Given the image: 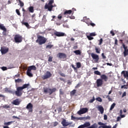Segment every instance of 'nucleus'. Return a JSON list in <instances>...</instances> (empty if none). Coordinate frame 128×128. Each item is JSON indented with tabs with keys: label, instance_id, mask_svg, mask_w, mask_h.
I'll use <instances>...</instances> for the list:
<instances>
[{
	"label": "nucleus",
	"instance_id": "bf43d9fd",
	"mask_svg": "<svg viewBox=\"0 0 128 128\" xmlns=\"http://www.w3.org/2000/svg\"><path fill=\"white\" fill-rule=\"evenodd\" d=\"M58 20H62V15L60 14L58 16Z\"/></svg>",
	"mask_w": 128,
	"mask_h": 128
},
{
	"label": "nucleus",
	"instance_id": "4be33fe9",
	"mask_svg": "<svg viewBox=\"0 0 128 128\" xmlns=\"http://www.w3.org/2000/svg\"><path fill=\"white\" fill-rule=\"evenodd\" d=\"M98 110H99L100 112V114H104V107H102V106H98Z\"/></svg>",
	"mask_w": 128,
	"mask_h": 128
},
{
	"label": "nucleus",
	"instance_id": "0eeeda50",
	"mask_svg": "<svg viewBox=\"0 0 128 128\" xmlns=\"http://www.w3.org/2000/svg\"><path fill=\"white\" fill-rule=\"evenodd\" d=\"M85 22L88 24V26H96V24L94 23H93L92 20H90L89 18H87L86 16H84L83 18Z\"/></svg>",
	"mask_w": 128,
	"mask_h": 128
},
{
	"label": "nucleus",
	"instance_id": "052dcab7",
	"mask_svg": "<svg viewBox=\"0 0 128 128\" xmlns=\"http://www.w3.org/2000/svg\"><path fill=\"white\" fill-rule=\"evenodd\" d=\"M84 117L78 118L77 120H82L84 119Z\"/></svg>",
	"mask_w": 128,
	"mask_h": 128
},
{
	"label": "nucleus",
	"instance_id": "39448f33",
	"mask_svg": "<svg viewBox=\"0 0 128 128\" xmlns=\"http://www.w3.org/2000/svg\"><path fill=\"white\" fill-rule=\"evenodd\" d=\"M90 56L95 62H98L100 60V56L94 52L91 53Z\"/></svg>",
	"mask_w": 128,
	"mask_h": 128
},
{
	"label": "nucleus",
	"instance_id": "f8f14e48",
	"mask_svg": "<svg viewBox=\"0 0 128 128\" xmlns=\"http://www.w3.org/2000/svg\"><path fill=\"white\" fill-rule=\"evenodd\" d=\"M61 124L64 126L66 127L70 126V124H72V122H66V119H63V120L61 122Z\"/></svg>",
	"mask_w": 128,
	"mask_h": 128
},
{
	"label": "nucleus",
	"instance_id": "7ed1b4c3",
	"mask_svg": "<svg viewBox=\"0 0 128 128\" xmlns=\"http://www.w3.org/2000/svg\"><path fill=\"white\" fill-rule=\"evenodd\" d=\"M43 90V92L44 94H49L50 96V94H52L54 92H56V88H44Z\"/></svg>",
	"mask_w": 128,
	"mask_h": 128
},
{
	"label": "nucleus",
	"instance_id": "c03bdc74",
	"mask_svg": "<svg viewBox=\"0 0 128 128\" xmlns=\"http://www.w3.org/2000/svg\"><path fill=\"white\" fill-rule=\"evenodd\" d=\"M102 42H104V40H102V38H101L99 40V44H98V45H99V46H101V44H102Z\"/></svg>",
	"mask_w": 128,
	"mask_h": 128
},
{
	"label": "nucleus",
	"instance_id": "a19ab883",
	"mask_svg": "<svg viewBox=\"0 0 128 128\" xmlns=\"http://www.w3.org/2000/svg\"><path fill=\"white\" fill-rule=\"evenodd\" d=\"M71 120H78V118L74 116H72Z\"/></svg>",
	"mask_w": 128,
	"mask_h": 128
},
{
	"label": "nucleus",
	"instance_id": "a878e982",
	"mask_svg": "<svg viewBox=\"0 0 128 128\" xmlns=\"http://www.w3.org/2000/svg\"><path fill=\"white\" fill-rule=\"evenodd\" d=\"M74 54H76V56H80L82 54V52H80V50H76L74 51Z\"/></svg>",
	"mask_w": 128,
	"mask_h": 128
},
{
	"label": "nucleus",
	"instance_id": "20e7f679",
	"mask_svg": "<svg viewBox=\"0 0 128 128\" xmlns=\"http://www.w3.org/2000/svg\"><path fill=\"white\" fill-rule=\"evenodd\" d=\"M32 70H36V66H32L28 67L26 72V74L28 75V76H30V78H32V76H34V75L31 72Z\"/></svg>",
	"mask_w": 128,
	"mask_h": 128
},
{
	"label": "nucleus",
	"instance_id": "e2e57ef3",
	"mask_svg": "<svg viewBox=\"0 0 128 128\" xmlns=\"http://www.w3.org/2000/svg\"><path fill=\"white\" fill-rule=\"evenodd\" d=\"M71 66H72V68H74V70H77L76 68L74 67V65L72 64Z\"/></svg>",
	"mask_w": 128,
	"mask_h": 128
},
{
	"label": "nucleus",
	"instance_id": "72a5a7b5",
	"mask_svg": "<svg viewBox=\"0 0 128 128\" xmlns=\"http://www.w3.org/2000/svg\"><path fill=\"white\" fill-rule=\"evenodd\" d=\"M76 66L77 68H80L82 66V64H80V62H78L76 63Z\"/></svg>",
	"mask_w": 128,
	"mask_h": 128
},
{
	"label": "nucleus",
	"instance_id": "c756f323",
	"mask_svg": "<svg viewBox=\"0 0 128 128\" xmlns=\"http://www.w3.org/2000/svg\"><path fill=\"white\" fill-rule=\"evenodd\" d=\"M86 38L88 40H94V37H92V36H90V35H87Z\"/></svg>",
	"mask_w": 128,
	"mask_h": 128
},
{
	"label": "nucleus",
	"instance_id": "b1692460",
	"mask_svg": "<svg viewBox=\"0 0 128 128\" xmlns=\"http://www.w3.org/2000/svg\"><path fill=\"white\" fill-rule=\"evenodd\" d=\"M82 126L84 128H90V122H86Z\"/></svg>",
	"mask_w": 128,
	"mask_h": 128
},
{
	"label": "nucleus",
	"instance_id": "9b49d317",
	"mask_svg": "<svg viewBox=\"0 0 128 128\" xmlns=\"http://www.w3.org/2000/svg\"><path fill=\"white\" fill-rule=\"evenodd\" d=\"M57 57L58 58L64 60L66 58V54L64 52H59L57 54Z\"/></svg>",
	"mask_w": 128,
	"mask_h": 128
},
{
	"label": "nucleus",
	"instance_id": "ddd939ff",
	"mask_svg": "<svg viewBox=\"0 0 128 128\" xmlns=\"http://www.w3.org/2000/svg\"><path fill=\"white\" fill-rule=\"evenodd\" d=\"M123 48L124 49V58L128 56V46H126V44H122Z\"/></svg>",
	"mask_w": 128,
	"mask_h": 128
},
{
	"label": "nucleus",
	"instance_id": "603ef678",
	"mask_svg": "<svg viewBox=\"0 0 128 128\" xmlns=\"http://www.w3.org/2000/svg\"><path fill=\"white\" fill-rule=\"evenodd\" d=\"M1 69L2 70H8V68H6V66H2L1 68Z\"/></svg>",
	"mask_w": 128,
	"mask_h": 128
},
{
	"label": "nucleus",
	"instance_id": "79ce46f5",
	"mask_svg": "<svg viewBox=\"0 0 128 128\" xmlns=\"http://www.w3.org/2000/svg\"><path fill=\"white\" fill-rule=\"evenodd\" d=\"M96 100H97L98 102H102V99L100 97H98L96 98Z\"/></svg>",
	"mask_w": 128,
	"mask_h": 128
},
{
	"label": "nucleus",
	"instance_id": "e433bc0d",
	"mask_svg": "<svg viewBox=\"0 0 128 128\" xmlns=\"http://www.w3.org/2000/svg\"><path fill=\"white\" fill-rule=\"evenodd\" d=\"M16 14H17L18 16H22V14H20V10H18V9H16Z\"/></svg>",
	"mask_w": 128,
	"mask_h": 128
},
{
	"label": "nucleus",
	"instance_id": "1a4fd4ad",
	"mask_svg": "<svg viewBox=\"0 0 128 128\" xmlns=\"http://www.w3.org/2000/svg\"><path fill=\"white\" fill-rule=\"evenodd\" d=\"M54 36H58V38L60 36H66V34H64V32H55L54 33Z\"/></svg>",
	"mask_w": 128,
	"mask_h": 128
},
{
	"label": "nucleus",
	"instance_id": "09e8293b",
	"mask_svg": "<svg viewBox=\"0 0 128 128\" xmlns=\"http://www.w3.org/2000/svg\"><path fill=\"white\" fill-rule=\"evenodd\" d=\"M60 94H61V95L64 94V92L62 91V88L60 90Z\"/></svg>",
	"mask_w": 128,
	"mask_h": 128
},
{
	"label": "nucleus",
	"instance_id": "680f3d73",
	"mask_svg": "<svg viewBox=\"0 0 128 128\" xmlns=\"http://www.w3.org/2000/svg\"><path fill=\"white\" fill-rule=\"evenodd\" d=\"M120 120H122V118L120 116H118L117 118V120H116V122H120Z\"/></svg>",
	"mask_w": 128,
	"mask_h": 128
},
{
	"label": "nucleus",
	"instance_id": "4468645a",
	"mask_svg": "<svg viewBox=\"0 0 128 128\" xmlns=\"http://www.w3.org/2000/svg\"><path fill=\"white\" fill-rule=\"evenodd\" d=\"M96 84L97 86L99 88V86H102L104 84V80L100 78L98 79L96 81Z\"/></svg>",
	"mask_w": 128,
	"mask_h": 128
},
{
	"label": "nucleus",
	"instance_id": "473e14b6",
	"mask_svg": "<svg viewBox=\"0 0 128 128\" xmlns=\"http://www.w3.org/2000/svg\"><path fill=\"white\" fill-rule=\"evenodd\" d=\"M22 24H24V26H26V28H30V24H28V22H22Z\"/></svg>",
	"mask_w": 128,
	"mask_h": 128
},
{
	"label": "nucleus",
	"instance_id": "6e6552de",
	"mask_svg": "<svg viewBox=\"0 0 128 128\" xmlns=\"http://www.w3.org/2000/svg\"><path fill=\"white\" fill-rule=\"evenodd\" d=\"M52 74L50 71H46L45 73V74L42 76V80H48V78H52Z\"/></svg>",
	"mask_w": 128,
	"mask_h": 128
},
{
	"label": "nucleus",
	"instance_id": "bb28decb",
	"mask_svg": "<svg viewBox=\"0 0 128 128\" xmlns=\"http://www.w3.org/2000/svg\"><path fill=\"white\" fill-rule=\"evenodd\" d=\"M28 10L30 12H34V6H30L28 8Z\"/></svg>",
	"mask_w": 128,
	"mask_h": 128
},
{
	"label": "nucleus",
	"instance_id": "ea45409f",
	"mask_svg": "<svg viewBox=\"0 0 128 128\" xmlns=\"http://www.w3.org/2000/svg\"><path fill=\"white\" fill-rule=\"evenodd\" d=\"M52 46H54V45L52 44H49V45H47L46 46V48H52Z\"/></svg>",
	"mask_w": 128,
	"mask_h": 128
},
{
	"label": "nucleus",
	"instance_id": "49530a36",
	"mask_svg": "<svg viewBox=\"0 0 128 128\" xmlns=\"http://www.w3.org/2000/svg\"><path fill=\"white\" fill-rule=\"evenodd\" d=\"M94 100H96V99L94 98V96L93 97V98L89 100V102L90 104H92V102H94Z\"/></svg>",
	"mask_w": 128,
	"mask_h": 128
},
{
	"label": "nucleus",
	"instance_id": "58836bf2",
	"mask_svg": "<svg viewBox=\"0 0 128 128\" xmlns=\"http://www.w3.org/2000/svg\"><path fill=\"white\" fill-rule=\"evenodd\" d=\"M18 1L20 2V6H21L22 8V6H24V2H22V0H18Z\"/></svg>",
	"mask_w": 128,
	"mask_h": 128
},
{
	"label": "nucleus",
	"instance_id": "393cba45",
	"mask_svg": "<svg viewBox=\"0 0 128 128\" xmlns=\"http://www.w3.org/2000/svg\"><path fill=\"white\" fill-rule=\"evenodd\" d=\"M14 121L5 122H4V126H10V124H14Z\"/></svg>",
	"mask_w": 128,
	"mask_h": 128
},
{
	"label": "nucleus",
	"instance_id": "412c9836",
	"mask_svg": "<svg viewBox=\"0 0 128 128\" xmlns=\"http://www.w3.org/2000/svg\"><path fill=\"white\" fill-rule=\"evenodd\" d=\"M0 30H3L4 32H6V28L4 24H0Z\"/></svg>",
	"mask_w": 128,
	"mask_h": 128
},
{
	"label": "nucleus",
	"instance_id": "5fc2aeb1",
	"mask_svg": "<svg viewBox=\"0 0 128 128\" xmlns=\"http://www.w3.org/2000/svg\"><path fill=\"white\" fill-rule=\"evenodd\" d=\"M124 40H125L126 42V44H128V36H126L125 38H124Z\"/></svg>",
	"mask_w": 128,
	"mask_h": 128
},
{
	"label": "nucleus",
	"instance_id": "a18cd8bd",
	"mask_svg": "<svg viewBox=\"0 0 128 128\" xmlns=\"http://www.w3.org/2000/svg\"><path fill=\"white\" fill-rule=\"evenodd\" d=\"M57 110H58V112H62V108L61 106L58 107V108H57Z\"/></svg>",
	"mask_w": 128,
	"mask_h": 128
},
{
	"label": "nucleus",
	"instance_id": "13d9d810",
	"mask_svg": "<svg viewBox=\"0 0 128 128\" xmlns=\"http://www.w3.org/2000/svg\"><path fill=\"white\" fill-rule=\"evenodd\" d=\"M52 58H53L52 56H49L48 59V62H52Z\"/></svg>",
	"mask_w": 128,
	"mask_h": 128
},
{
	"label": "nucleus",
	"instance_id": "338daca9",
	"mask_svg": "<svg viewBox=\"0 0 128 128\" xmlns=\"http://www.w3.org/2000/svg\"><path fill=\"white\" fill-rule=\"evenodd\" d=\"M110 32L111 34H112V36H114L115 34H114V31L112 30V31H110Z\"/></svg>",
	"mask_w": 128,
	"mask_h": 128
},
{
	"label": "nucleus",
	"instance_id": "f704fd0d",
	"mask_svg": "<svg viewBox=\"0 0 128 128\" xmlns=\"http://www.w3.org/2000/svg\"><path fill=\"white\" fill-rule=\"evenodd\" d=\"M2 107L4 108H10V106L8 104H4L3 106H2Z\"/></svg>",
	"mask_w": 128,
	"mask_h": 128
},
{
	"label": "nucleus",
	"instance_id": "4d7b16f0",
	"mask_svg": "<svg viewBox=\"0 0 128 128\" xmlns=\"http://www.w3.org/2000/svg\"><path fill=\"white\" fill-rule=\"evenodd\" d=\"M124 96H126V92H124L122 94V98H124Z\"/></svg>",
	"mask_w": 128,
	"mask_h": 128
},
{
	"label": "nucleus",
	"instance_id": "9d476101",
	"mask_svg": "<svg viewBox=\"0 0 128 128\" xmlns=\"http://www.w3.org/2000/svg\"><path fill=\"white\" fill-rule=\"evenodd\" d=\"M88 112V108H82L78 112L77 114H86Z\"/></svg>",
	"mask_w": 128,
	"mask_h": 128
},
{
	"label": "nucleus",
	"instance_id": "2eb2a0df",
	"mask_svg": "<svg viewBox=\"0 0 128 128\" xmlns=\"http://www.w3.org/2000/svg\"><path fill=\"white\" fill-rule=\"evenodd\" d=\"M0 52H1L2 54H6L8 52V48H6V47H1Z\"/></svg>",
	"mask_w": 128,
	"mask_h": 128
},
{
	"label": "nucleus",
	"instance_id": "4c0bfd02",
	"mask_svg": "<svg viewBox=\"0 0 128 128\" xmlns=\"http://www.w3.org/2000/svg\"><path fill=\"white\" fill-rule=\"evenodd\" d=\"M106 98H108V102H112V99L110 98V95H108L106 96Z\"/></svg>",
	"mask_w": 128,
	"mask_h": 128
},
{
	"label": "nucleus",
	"instance_id": "f3484780",
	"mask_svg": "<svg viewBox=\"0 0 128 128\" xmlns=\"http://www.w3.org/2000/svg\"><path fill=\"white\" fill-rule=\"evenodd\" d=\"M53 8H54L53 5H48V4H46L44 6V8L46 10H48L49 12H52V10Z\"/></svg>",
	"mask_w": 128,
	"mask_h": 128
},
{
	"label": "nucleus",
	"instance_id": "aec40b11",
	"mask_svg": "<svg viewBox=\"0 0 128 128\" xmlns=\"http://www.w3.org/2000/svg\"><path fill=\"white\" fill-rule=\"evenodd\" d=\"M64 16H68V14H74V12H72V10H66L64 12Z\"/></svg>",
	"mask_w": 128,
	"mask_h": 128
},
{
	"label": "nucleus",
	"instance_id": "c85d7f7f",
	"mask_svg": "<svg viewBox=\"0 0 128 128\" xmlns=\"http://www.w3.org/2000/svg\"><path fill=\"white\" fill-rule=\"evenodd\" d=\"M94 74H96V76H102V74L98 70L94 71Z\"/></svg>",
	"mask_w": 128,
	"mask_h": 128
},
{
	"label": "nucleus",
	"instance_id": "37998d69",
	"mask_svg": "<svg viewBox=\"0 0 128 128\" xmlns=\"http://www.w3.org/2000/svg\"><path fill=\"white\" fill-rule=\"evenodd\" d=\"M98 124L99 126H106V125H105L104 123H102V122H98Z\"/></svg>",
	"mask_w": 128,
	"mask_h": 128
},
{
	"label": "nucleus",
	"instance_id": "cd10ccee",
	"mask_svg": "<svg viewBox=\"0 0 128 128\" xmlns=\"http://www.w3.org/2000/svg\"><path fill=\"white\" fill-rule=\"evenodd\" d=\"M95 50L96 54H100V48L95 46Z\"/></svg>",
	"mask_w": 128,
	"mask_h": 128
},
{
	"label": "nucleus",
	"instance_id": "a211bd4d",
	"mask_svg": "<svg viewBox=\"0 0 128 128\" xmlns=\"http://www.w3.org/2000/svg\"><path fill=\"white\" fill-rule=\"evenodd\" d=\"M21 102L22 101L20 100L19 98H17L12 102V104H14V106H19Z\"/></svg>",
	"mask_w": 128,
	"mask_h": 128
},
{
	"label": "nucleus",
	"instance_id": "774afa93",
	"mask_svg": "<svg viewBox=\"0 0 128 128\" xmlns=\"http://www.w3.org/2000/svg\"><path fill=\"white\" fill-rule=\"evenodd\" d=\"M78 128H84L82 124Z\"/></svg>",
	"mask_w": 128,
	"mask_h": 128
},
{
	"label": "nucleus",
	"instance_id": "6e6d98bb",
	"mask_svg": "<svg viewBox=\"0 0 128 128\" xmlns=\"http://www.w3.org/2000/svg\"><path fill=\"white\" fill-rule=\"evenodd\" d=\"M58 122H54L53 123L54 126H58Z\"/></svg>",
	"mask_w": 128,
	"mask_h": 128
},
{
	"label": "nucleus",
	"instance_id": "2f4dec72",
	"mask_svg": "<svg viewBox=\"0 0 128 128\" xmlns=\"http://www.w3.org/2000/svg\"><path fill=\"white\" fill-rule=\"evenodd\" d=\"M76 92V90H74L70 92V96H74Z\"/></svg>",
	"mask_w": 128,
	"mask_h": 128
},
{
	"label": "nucleus",
	"instance_id": "dca6fc26",
	"mask_svg": "<svg viewBox=\"0 0 128 128\" xmlns=\"http://www.w3.org/2000/svg\"><path fill=\"white\" fill-rule=\"evenodd\" d=\"M33 106L32 103H29L26 106V110H28L29 112H32Z\"/></svg>",
	"mask_w": 128,
	"mask_h": 128
},
{
	"label": "nucleus",
	"instance_id": "0e129e2a",
	"mask_svg": "<svg viewBox=\"0 0 128 128\" xmlns=\"http://www.w3.org/2000/svg\"><path fill=\"white\" fill-rule=\"evenodd\" d=\"M104 120H108V116H106V114H104Z\"/></svg>",
	"mask_w": 128,
	"mask_h": 128
},
{
	"label": "nucleus",
	"instance_id": "69168bd1",
	"mask_svg": "<svg viewBox=\"0 0 128 128\" xmlns=\"http://www.w3.org/2000/svg\"><path fill=\"white\" fill-rule=\"evenodd\" d=\"M115 46H118V39H116L114 41Z\"/></svg>",
	"mask_w": 128,
	"mask_h": 128
},
{
	"label": "nucleus",
	"instance_id": "423d86ee",
	"mask_svg": "<svg viewBox=\"0 0 128 128\" xmlns=\"http://www.w3.org/2000/svg\"><path fill=\"white\" fill-rule=\"evenodd\" d=\"M14 40L15 42L20 43L22 42V36L20 34H16L14 36Z\"/></svg>",
	"mask_w": 128,
	"mask_h": 128
},
{
	"label": "nucleus",
	"instance_id": "3c124183",
	"mask_svg": "<svg viewBox=\"0 0 128 128\" xmlns=\"http://www.w3.org/2000/svg\"><path fill=\"white\" fill-rule=\"evenodd\" d=\"M91 36H96V34L94 32H92L90 34V35Z\"/></svg>",
	"mask_w": 128,
	"mask_h": 128
},
{
	"label": "nucleus",
	"instance_id": "c9c22d12",
	"mask_svg": "<svg viewBox=\"0 0 128 128\" xmlns=\"http://www.w3.org/2000/svg\"><path fill=\"white\" fill-rule=\"evenodd\" d=\"M22 82V79L18 78L17 80H15V82L16 83H20Z\"/></svg>",
	"mask_w": 128,
	"mask_h": 128
},
{
	"label": "nucleus",
	"instance_id": "6ab92c4d",
	"mask_svg": "<svg viewBox=\"0 0 128 128\" xmlns=\"http://www.w3.org/2000/svg\"><path fill=\"white\" fill-rule=\"evenodd\" d=\"M100 79L104 80V82H108V77L106 76V75L104 74L100 75Z\"/></svg>",
	"mask_w": 128,
	"mask_h": 128
},
{
	"label": "nucleus",
	"instance_id": "7c9ffc66",
	"mask_svg": "<svg viewBox=\"0 0 128 128\" xmlns=\"http://www.w3.org/2000/svg\"><path fill=\"white\" fill-rule=\"evenodd\" d=\"M116 103H113L110 106V110H112L114 108V107L116 106Z\"/></svg>",
	"mask_w": 128,
	"mask_h": 128
},
{
	"label": "nucleus",
	"instance_id": "5701e85b",
	"mask_svg": "<svg viewBox=\"0 0 128 128\" xmlns=\"http://www.w3.org/2000/svg\"><path fill=\"white\" fill-rule=\"evenodd\" d=\"M122 74H124V78H128V71H122Z\"/></svg>",
	"mask_w": 128,
	"mask_h": 128
},
{
	"label": "nucleus",
	"instance_id": "8fccbe9b",
	"mask_svg": "<svg viewBox=\"0 0 128 128\" xmlns=\"http://www.w3.org/2000/svg\"><path fill=\"white\" fill-rule=\"evenodd\" d=\"M58 74L60 76H64V78H65L66 74H64L62 72H59Z\"/></svg>",
	"mask_w": 128,
	"mask_h": 128
},
{
	"label": "nucleus",
	"instance_id": "864d4df0",
	"mask_svg": "<svg viewBox=\"0 0 128 128\" xmlns=\"http://www.w3.org/2000/svg\"><path fill=\"white\" fill-rule=\"evenodd\" d=\"M102 58H103V60H106V56H104V53L102 54Z\"/></svg>",
	"mask_w": 128,
	"mask_h": 128
},
{
	"label": "nucleus",
	"instance_id": "f257e3e1",
	"mask_svg": "<svg viewBox=\"0 0 128 128\" xmlns=\"http://www.w3.org/2000/svg\"><path fill=\"white\" fill-rule=\"evenodd\" d=\"M30 86V84H24L22 86H18L16 88V90L15 92V94L16 96H22V90L24 88H28Z\"/></svg>",
	"mask_w": 128,
	"mask_h": 128
},
{
	"label": "nucleus",
	"instance_id": "de8ad7c7",
	"mask_svg": "<svg viewBox=\"0 0 128 128\" xmlns=\"http://www.w3.org/2000/svg\"><path fill=\"white\" fill-rule=\"evenodd\" d=\"M53 4H54V0H50L48 4L49 6H52Z\"/></svg>",
	"mask_w": 128,
	"mask_h": 128
},
{
	"label": "nucleus",
	"instance_id": "f03ea898",
	"mask_svg": "<svg viewBox=\"0 0 128 128\" xmlns=\"http://www.w3.org/2000/svg\"><path fill=\"white\" fill-rule=\"evenodd\" d=\"M46 40H48V39L44 36L38 35L37 40H36V42L40 46H42V44H44L46 42Z\"/></svg>",
	"mask_w": 128,
	"mask_h": 128
}]
</instances>
